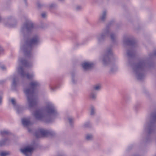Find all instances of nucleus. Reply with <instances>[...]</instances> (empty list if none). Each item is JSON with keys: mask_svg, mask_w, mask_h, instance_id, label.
Instances as JSON below:
<instances>
[{"mask_svg": "<svg viewBox=\"0 0 156 156\" xmlns=\"http://www.w3.org/2000/svg\"><path fill=\"white\" fill-rule=\"evenodd\" d=\"M144 92H145V93H147V91H145Z\"/></svg>", "mask_w": 156, "mask_h": 156, "instance_id": "nucleus-49", "label": "nucleus"}, {"mask_svg": "<svg viewBox=\"0 0 156 156\" xmlns=\"http://www.w3.org/2000/svg\"><path fill=\"white\" fill-rule=\"evenodd\" d=\"M26 6L27 5V0H23Z\"/></svg>", "mask_w": 156, "mask_h": 156, "instance_id": "nucleus-44", "label": "nucleus"}, {"mask_svg": "<svg viewBox=\"0 0 156 156\" xmlns=\"http://www.w3.org/2000/svg\"><path fill=\"white\" fill-rule=\"evenodd\" d=\"M1 68L3 70H5L6 69V68L4 66H1Z\"/></svg>", "mask_w": 156, "mask_h": 156, "instance_id": "nucleus-43", "label": "nucleus"}, {"mask_svg": "<svg viewBox=\"0 0 156 156\" xmlns=\"http://www.w3.org/2000/svg\"><path fill=\"white\" fill-rule=\"evenodd\" d=\"M85 43H80V45H82V44H84Z\"/></svg>", "mask_w": 156, "mask_h": 156, "instance_id": "nucleus-48", "label": "nucleus"}, {"mask_svg": "<svg viewBox=\"0 0 156 156\" xmlns=\"http://www.w3.org/2000/svg\"><path fill=\"white\" fill-rule=\"evenodd\" d=\"M58 88V86H55V87H50L51 90L52 91H55L56 89Z\"/></svg>", "mask_w": 156, "mask_h": 156, "instance_id": "nucleus-36", "label": "nucleus"}, {"mask_svg": "<svg viewBox=\"0 0 156 156\" xmlns=\"http://www.w3.org/2000/svg\"><path fill=\"white\" fill-rule=\"evenodd\" d=\"M56 6L57 5L56 4L52 3L49 5V8L50 9H55Z\"/></svg>", "mask_w": 156, "mask_h": 156, "instance_id": "nucleus-33", "label": "nucleus"}, {"mask_svg": "<svg viewBox=\"0 0 156 156\" xmlns=\"http://www.w3.org/2000/svg\"><path fill=\"white\" fill-rule=\"evenodd\" d=\"M45 112L47 113L45 120V122L48 123L53 121L58 115L57 111L54 106L51 104L47 105L44 108Z\"/></svg>", "mask_w": 156, "mask_h": 156, "instance_id": "nucleus-6", "label": "nucleus"}, {"mask_svg": "<svg viewBox=\"0 0 156 156\" xmlns=\"http://www.w3.org/2000/svg\"><path fill=\"white\" fill-rule=\"evenodd\" d=\"M91 124L89 122H86L83 126L84 128H90L91 127Z\"/></svg>", "mask_w": 156, "mask_h": 156, "instance_id": "nucleus-32", "label": "nucleus"}, {"mask_svg": "<svg viewBox=\"0 0 156 156\" xmlns=\"http://www.w3.org/2000/svg\"><path fill=\"white\" fill-rule=\"evenodd\" d=\"M9 154L10 152L8 151H2L0 152V156H7Z\"/></svg>", "mask_w": 156, "mask_h": 156, "instance_id": "nucleus-26", "label": "nucleus"}, {"mask_svg": "<svg viewBox=\"0 0 156 156\" xmlns=\"http://www.w3.org/2000/svg\"><path fill=\"white\" fill-rule=\"evenodd\" d=\"M30 132L31 131V130L30 129Z\"/></svg>", "mask_w": 156, "mask_h": 156, "instance_id": "nucleus-51", "label": "nucleus"}, {"mask_svg": "<svg viewBox=\"0 0 156 156\" xmlns=\"http://www.w3.org/2000/svg\"><path fill=\"white\" fill-rule=\"evenodd\" d=\"M59 1L61 2H64L65 0H58Z\"/></svg>", "mask_w": 156, "mask_h": 156, "instance_id": "nucleus-47", "label": "nucleus"}, {"mask_svg": "<svg viewBox=\"0 0 156 156\" xmlns=\"http://www.w3.org/2000/svg\"><path fill=\"white\" fill-rule=\"evenodd\" d=\"M18 81V78L16 75H13L12 77V89L15 90L17 86V82Z\"/></svg>", "mask_w": 156, "mask_h": 156, "instance_id": "nucleus-16", "label": "nucleus"}, {"mask_svg": "<svg viewBox=\"0 0 156 156\" xmlns=\"http://www.w3.org/2000/svg\"><path fill=\"white\" fill-rule=\"evenodd\" d=\"M144 130L147 135L144 141L145 143L149 142L152 140L151 135L156 133V112L151 113L149 122L145 125Z\"/></svg>", "mask_w": 156, "mask_h": 156, "instance_id": "nucleus-3", "label": "nucleus"}, {"mask_svg": "<svg viewBox=\"0 0 156 156\" xmlns=\"http://www.w3.org/2000/svg\"><path fill=\"white\" fill-rule=\"evenodd\" d=\"M3 50V49L2 47L0 45V52L2 51Z\"/></svg>", "mask_w": 156, "mask_h": 156, "instance_id": "nucleus-46", "label": "nucleus"}, {"mask_svg": "<svg viewBox=\"0 0 156 156\" xmlns=\"http://www.w3.org/2000/svg\"><path fill=\"white\" fill-rule=\"evenodd\" d=\"M40 83L36 81L30 82V108L36 107L39 103L38 96Z\"/></svg>", "mask_w": 156, "mask_h": 156, "instance_id": "nucleus-4", "label": "nucleus"}, {"mask_svg": "<svg viewBox=\"0 0 156 156\" xmlns=\"http://www.w3.org/2000/svg\"><path fill=\"white\" fill-rule=\"evenodd\" d=\"M73 118L69 117L68 118V120L69 122L70 125L72 127L73 126Z\"/></svg>", "mask_w": 156, "mask_h": 156, "instance_id": "nucleus-30", "label": "nucleus"}, {"mask_svg": "<svg viewBox=\"0 0 156 156\" xmlns=\"http://www.w3.org/2000/svg\"><path fill=\"white\" fill-rule=\"evenodd\" d=\"M7 21H8L7 20H5V21L4 23L5 24V25H6V26H9L10 27H15V25H16V23H15V25H10V24H9V23H7Z\"/></svg>", "mask_w": 156, "mask_h": 156, "instance_id": "nucleus-34", "label": "nucleus"}, {"mask_svg": "<svg viewBox=\"0 0 156 156\" xmlns=\"http://www.w3.org/2000/svg\"><path fill=\"white\" fill-rule=\"evenodd\" d=\"M9 100L12 104L14 108H16V107L17 106L19 105L16 104V100L14 98L11 99Z\"/></svg>", "mask_w": 156, "mask_h": 156, "instance_id": "nucleus-25", "label": "nucleus"}, {"mask_svg": "<svg viewBox=\"0 0 156 156\" xmlns=\"http://www.w3.org/2000/svg\"><path fill=\"white\" fill-rule=\"evenodd\" d=\"M106 11H104L103 13L100 15L99 19V22L104 23L106 19Z\"/></svg>", "mask_w": 156, "mask_h": 156, "instance_id": "nucleus-18", "label": "nucleus"}, {"mask_svg": "<svg viewBox=\"0 0 156 156\" xmlns=\"http://www.w3.org/2000/svg\"><path fill=\"white\" fill-rule=\"evenodd\" d=\"M20 153L24 156H29V145L23 146L19 149Z\"/></svg>", "mask_w": 156, "mask_h": 156, "instance_id": "nucleus-13", "label": "nucleus"}, {"mask_svg": "<svg viewBox=\"0 0 156 156\" xmlns=\"http://www.w3.org/2000/svg\"><path fill=\"white\" fill-rule=\"evenodd\" d=\"M123 44L127 46L134 47L136 44V41L134 37H127L123 40Z\"/></svg>", "mask_w": 156, "mask_h": 156, "instance_id": "nucleus-12", "label": "nucleus"}, {"mask_svg": "<svg viewBox=\"0 0 156 156\" xmlns=\"http://www.w3.org/2000/svg\"><path fill=\"white\" fill-rule=\"evenodd\" d=\"M113 57V54L111 48H107L102 58L103 65L105 66L111 65H114V63L112 61V58Z\"/></svg>", "mask_w": 156, "mask_h": 156, "instance_id": "nucleus-7", "label": "nucleus"}, {"mask_svg": "<svg viewBox=\"0 0 156 156\" xmlns=\"http://www.w3.org/2000/svg\"><path fill=\"white\" fill-rule=\"evenodd\" d=\"M41 16L42 18H45L46 17L47 14L46 12H44L41 13Z\"/></svg>", "mask_w": 156, "mask_h": 156, "instance_id": "nucleus-39", "label": "nucleus"}, {"mask_svg": "<svg viewBox=\"0 0 156 156\" xmlns=\"http://www.w3.org/2000/svg\"><path fill=\"white\" fill-rule=\"evenodd\" d=\"M48 27V25L46 23H41L39 27L42 29H45L47 28Z\"/></svg>", "mask_w": 156, "mask_h": 156, "instance_id": "nucleus-31", "label": "nucleus"}, {"mask_svg": "<svg viewBox=\"0 0 156 156\" xmlns=\"http://www.w3.org/2000/svg\"><path fill=\"white\" fill-rule=\"evenodd\" d=\"M47 129L42 128H39L35 132V136L37 138L43 137H47Z\"/></svg>", "mask_w": 156, "mask_h": 156, "instance_id": "nucleus-11", "label": "nucleus"}, {"mask_svg": "<svg viewBox=\"0 0 156 156\" xmlns=\"http://www.w3.org/2000/svg\"><path fill=\"white\" fill-rule=\"evenodd\" d=\"M76 9H83V8L80 5H77L76 6Z\"/></svg>", "mask_w": 156, "mask_h": 156, "instance_id": "nucleus-42", "label": "nucleus"}, {"mask_svg": "<svg viewBox=\"0 0 156 156\" xmlns=\"http://www.w3.org/2000/svg\"><path fill=\"white\" fill-rule=\"evenodd\" d=\"M115 71H116V69H114L113 68H112L111 69L109 72V73H113L115 72Z\"/></svg>", "mask_w": 156, "mask_h": 156, "instance_id": "nucleus-41", "label": "nucleus"}, {"mask_svg": "<svg viewBox=\"0 0 156 156\" xmlns=\"http://www.w3.org/2000/svg\"><path fill=\"white\" fill-rule=\"evenodd\" d=\"M72 82L73 84H75L76 83L77 80L75 78V73L74 72L71 73Z\"/></svg>", "mask_w": 156, "mask_h": 156, "instance_id": "nucleus-23", "label": "nucleus"}, {"mask_svg": "<svg viewBox=\"0 0 156 156\" xmlns=\"http://www.w3.org/2000/svg\"><path fill=\"white\" fill-rule=\"evenodd\" d=\"M135 54L136 51L133 48L127 51V54L129 58V63L131 66L133 72L135 73L137 79L141 80L144 77L146 69L154 66L153 61L151 60L150 59H153L154 56H156V51L153 53H150L149 57L147 59L141 60L136 63L132 64L133 59L135 57Z\"/></svg>", "mask_w": 156, "mask_h": 156, "instance_id": "nucleus-2", "label": "nucleus"}, {"mask_svg": "<svg viewBox=\"0 0 156 156\" xmlns=\"http://www.w3.org/2000/svg\"><path fill=\"white\" fill-rule=\"evenodd\" d=\"M34 115L37 120L43 121L45 122V120L47 118L42 110L40 109L36 110L34 112Z\"/></svg>", "mask_w": 156, "mask_h": 156, "instance_id": "nucleus-9", "label": "nucleus"}, {"mask_svg": "<svg viewBox=\"0 0 156 156\" xmlns=\"http://www.w3.org/2000/svg\"><path fill=\"white\" fill-rule=\"evenodd\" d=\"M39 143L37 140H34L30 144V156L32 154V152L38 147Z\"/></svg>", "mask_w": 156, "mask_h": 156, "instance_id": "nucleus-14", "label": "nucleus"}, {"mask_svg": "<svg viewBox=\"0 0 156 156\" xmlns=\"http://www.w3.org/2000/svg\"><path fill=\"white\" fill-rule=\"evenodd\" d=\"M44 6V5L41 4L39 2L37 3V6L39 9L41 8Z\"/></svg>", "mask_w": 156, "mask_h": 156, "instance_id": "nucleus-38", "label": "nucleus"}, {"mask_svg": "<svg viewBox=\"0 0 156 156\" xmlns=\"http://www.w3.org/2000/svg\"><path fill=\"white\" fill-rule=\"evenodd\" d=\"M3 93L2 92H0V105H1L2 102Z\"/></svg>", "mask_w": 156, "mask_h": 156, "instance_id": "nucleus-37", "label": "nucleus"}, {"mask_svg": "<svg viewBox=\"0 0 156 156\" xmlns=\"http://www.w3.org/2000/svg\"><path fill=\"white\" fill-rule=\"evenodd\" d=\"M56 136V133L54 131L50 130H47V137H54Z\"/></svg>", "mask_w": 156, "mask_h": 156, "instance_id": "nucleus-21", "label": "nucleus"}, {"mask_svg": "<svg viewBox=\"0 0 156 156\" xmlns=\"http://www.w3.org/2000/svg\"><path fill=\"white\" fill-rule=\"evenodd\" d=\"M20 31L22 34L23 39L20 48V51L23 53L26 58L19 59V66L17 70L21 77L28 81L27 84H24L23 89H29V21H25L21 26Z\"/></svg>", "mask_w": 156, "mask_h": 156, "instance_id": "nucleus-1", "label": "nucleus"}, {"mask_svg": "<svg viewBox=\"0 0 156 156\" xmlns=\"http://www.w3.org/2000/svg\"><path fill=\"white\" fill-rule=\"evenodd\" d=\"M95 114V109L94 106L93 105L91 106V110L90 112V115L91 116H93Z\"/></svg>", "mask_w": 156, "mask_h": 156, "instance_id": "nucleus-29", "label": "nucleus"}, {"mask_svg": "<svg viewBox=\"0 0 156 156\" xmlns=\"http://www.w3.org/2000/svg\"><path fill=\"white\" fill-rule=\"evenodd\" d=\"M30 125L31 124V122L30 121Z\"/></svg>", "mask_w": 156, "mask_h": 156, "instance_id": "nucleus-50", "label": "nucleus"}, {"mask_svg": "<svg viewBox=\"0 0 156 156\" xmlns=\"http://www.w3.org/2000/svg\"><path fill=\"white\" fill-rule=\"evenodd\" d=\"M22 124L23 127L29 131V118L28 117H24L21 119Z\"/></svg>", "mask_w": 156, "mask_h": 156, "instance_id": "nucleus-15", "label": "nucleus"}, {"mask_svg": "<svg viewBox=\"0 0 156 156\" xmlns=\"http://www.w3.org/2000/svg\"><path fill=\"white\" fill-rule=\"evenodd\" d=\"M37 27L36 24H34L32 22L30 21V33L33 29H35Z\"/></svg>", "mask_w": 156, "mask_h": 156, "instance_id": "nucleus-24", "label": "nucleus"}, {"mask_svg": "<svg viewBox=\"0 0 156 156\" xmlns=\"http://www.w3.org/2000/svg\"><path fill=\"white\" fill-rule=\"evenodd\" d=\"M34 75L33 73H30V81L34 77Z\"/></svg>", "mask_w": 156, "mask_h": 156, "instance_id": "nucleus-40", "label": "nucleus"}, {"mask_svg": "<svg viewBox=\"0 0 156 156\" xmlns=\"http://www.w3.org/2000/svg\"><path fill=\"white\" fill-rule=\"evenodd\" d=\"M114 20H112L110 21L105 28L102 31L101 33L97 36V38L98 42L99 43L103 42L106 37L110 36V39L113 43L115 42V38L116 36L113 33H110V30L109 28L110 27L115 23Z\"/></svg>", "mask_w": 156, "mask_h": 156, "instance_id": "nucleus-5", "label": "nucleus"}, {"mask_svg": "<svg viewBox=\"0 0 156 156\" xmlns=\"http://www.w3.org/2000/svg\"><path fill=\"white\" fill-rule=\"evenodd\" d=\"M12 140V137L11 136L6 138L0 141V146H3L5 145H8L10 144Z\"/></svg>", "mask_w": 156, "mask_h": 156, "instance_id": "nucleus-17", "label": "nucleus"}, {"mask_svg": "<svg viewBox=\"0 0 156 156\" xmlns=\"http://www.w3.org/2000/svg\"><path fill=\"white\" fill-rule=\"evenodd\" d=\"M30 68L32 67L33 66V63L32 62H30Z\"/></svg>", "mask_w": 156, "mask_h": 156, "instance_id": "nucleus-45", "label": "nucleus"}, {"mask_svg": "<svg viewBox=\"0 0 156 156\" xmlns=\"http://www.w3.org/2000/svg\"><path fill=\"white\" fill-rule=\"evenodd\" d=\"M101 89V86L99 85H94L92 86L91 90L94 91L96 92L100 90Z\"/></svg>", "mask_w": 156, "mask_h": 156, "instance_id": "nucleus-20", "label": "nucleus"}, {"mask_svg": "<svg viewBox=\"0 0 156 156\" xmlns=\"http://www.w3.org/2000/svg\"><path fill=\"white\" fill-rule=\"evenodd\" d=\"M56 156H66V154L63 152H60L58 153Z\"/></svg>", "mask_w": 156, "mask_h": 156, "instance_id": "nucleus-35", "label": "nucleus"}, {"mask_svg": "<svg viewBox=\"0 0 156 156\" xmlns=\"http://www.w3.org/2000/svg\"><path fill=\"white\" fill-rule=\"evenodd\" d=\"M0 133L2 135H8L11 134L9 131L7 130H3L0 131Z\"/></svg>", "mask_w": 156, "mask_h": 156, "instance_id": "nucleus-27", "label": "nucleus"}, {"mask_svg": "<svg viewBox=\"0 0 156 156\" xmlns=\"http://www.w3.org/2000/svg\"><path fill=\"white\" fill-rule=\"evenodd\" d=\"M85 139L87 140H92L93 139V136L91 134H87L85 137Z\"/></svg>", "mask_w": 156, "mask_h": 156, "instance_id": "nucleus-28", "label": "nucleus"}, {"mask_svg": "<svg viewBox=\"0 0 156 156\" xmlns=\"http://www.w3.org/2000/svg\"><path fill=\"white\" fill-rule=\"evenodd\" d=\"M40 41L38 35L36 34L30 37V60L33 56L32 50L36 47Z\"/></svg>", "mask_w": 156, "mask_h": 156, "instance_id": "nucleus-8", "label": "nucleus"}, {"mask_svg": "<svg viewBox=\"0 0 156 156\" xmlns=\"http://www.w3.org/2000/svg\"><path fill=\"white\" fill-rule=\"evenodd\" d=\"M15 109L16 111V113L19 114L22 113L23 110V107L20 105H19L17 106L16 107V108Z\"/></svg>", "mask_w": 156, "mask_h": 156, "instance_id": "nucleus-19", "label": "nucleus"}, {"mask_svg": "<svg viewBox=\"0 0 156 156\" xmlns=\"http://www.w3.org/2000/svg\"><path fill=\"white\" fill-rule=\"evenodd\" d=\"M81 65L84 71H87L93 69L94 64L92 62L84 61L82 63Z\"/></svg>", "mask_w": 156, "mask_h": 156, "instance_id": "nucleus-10", "label": "nucleus"}, {"mask_svg": "<svg viewBox=\"0 0 156 156\" xmlns=\"http://www.w3.org/2000/svg\"><path fill=\"white\" fill-rule=\"evenodd\" d=\"M97 92L91 90V92L90 95V99L92 100H95L97 97Z\"/></svg>", "mask_w": 156, "mask_h": 156, "instance_id": "nucleus-22", "label": "nucleus"}]
</instances>
